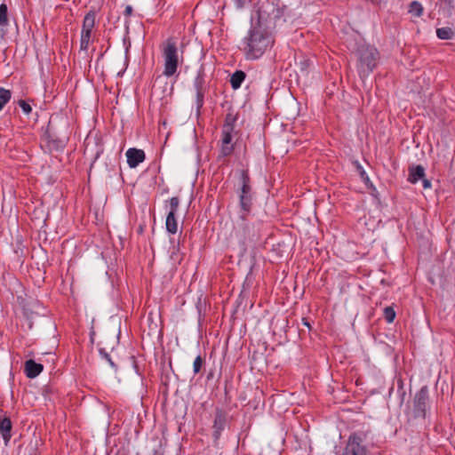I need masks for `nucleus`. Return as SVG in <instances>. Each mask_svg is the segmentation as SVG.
<instances>
[{"label": "nucleus", "instance_id": "2f4dec72", "mask_svg": "<svg viewBox=\"0 0 455 455\" xmlns=\"http://www.w3.org/2000/svg\"><path fill=\"white\" fill-rule=\"evenodd\" d=\"M235 125H228V124H223L221 129V133H231L233 134L235 132Z\"/></svg>", "mask_w": 455, "mask_h": 455}, {"label": "nucleus", "instance_id": "f257e3e1", "mask_svg": "<svg viewBox=\"0 0 455 455\" xmlns=\"http://www.w3.org/2000/svg\"><path fill=\"white\" fill-rule=\"evenodd\" d=\"M232 224L231 235L235 237L241 251L244 253L248 245L259 239L261 223L253 220L251 211H237L236 215L232 219Z\"/></svg>", "mask_w": 455, "mask_h": 455}, {"label": "nucleus", "instance_id": "58836bf2", "mask_svg": "<svg viewBox=\"0 0 455 455\" xmlns=\"http://www.w3.org/2000/svg\"><path fill=\"white\" fill-rule=\"evenodd\" d=\"M302 323H303V324H304L305 326H307L308 329H310V328H311L310 323H308V321H307L306 318H303V319H302Z\"/></svg>", "mask_w": 455, "mask_h": 455}, {"label": "nucleus", "instance_id": "72a5a7b5", "mask_svg": "<svg viewBox=\"0 0 455 455\" xmlns=\"http://www.w3.org/2000/svg\"><path fill=\"white\" fill-rule=\"evenodd\" d=\"M359 169H360V176H361L362 180L364 181V183L366 185H368L370 183V179H369L366 172L361 166H359Z\"/></svg>", "mask_w": 455, "mask_h": 455}, {"label": "nucleus", "instance_id": "4468645a", "mask_svg": "<svg viewBox=\"0 0 455 455\" xmlns=\"http://www.w3.org/2000/svg\"><path fill=\"white\" fill-rule=\"evenodd\" d=\"M8 8L5 4H0V38L4 39L8 33Z\"/></svg>", "mask_w": 455, "mask_h": 455}, {"label": "nucleus", "instance_id": "412c9836", "mask_svg": "<svg viewBox=\"0 0 455 455\" xmlns=\"http://www.w3.org/2000/svg\"><path fill=\"white\" fill-rule=\"evenodd\" d=\"M436 36L439 39L448 40L452 38L454 31L451 28L443 27L436 29Z\"/></svg>", "mask_w": 455, "mask_h": 455}, {"label": "nucleus", "instance_id": "ddd939ff", "mask_svg": "<svg viewBox=\"0 0 455 455\" xmlns=\"http://www.w3.org/2000/svg\"><path fill=\"white\" fill-rule=\"evenodd\" d=\"M44 370L41 363H36L34 360L29 359L25 362L24 371L26 376L29 379L37 377Z\"/></svg>", "mask_w": 455, "mask_h": 455}, {"label": "nucleus", "instance_id": "dca6fc26", "mask_svg": "<svg viewBox=\"0 0 455 455\" xmlns=\"http://www.w3.org/2000/svg\"><path fill=\"white\" fill-rule=\"evenodd\" d=\"M95 33L81 31L80 36V50L89 53L90 47L93 44Z\"/></svg>", "mask_w": 455, "mask_h": 455}, {"label": "nucleus", "instance_id": "20e7f679", "mask_svg": "<svg viewBox=\"0 0 455 455\" xmlns=\"http://www.w3.org/2000/svg\"><path fill=\"white\" fill-rule=\"evenodd\" d=\"M193 49L200 52H203V47L196 41L187 44L180 43L179 48L177 40L169 38L162 44L164 57H178L179 52L181 56L191 55L194 53Z\"/></svg>", "mask_w": 455, "mask_h": 455}, {"label": "nucleus", "instance_id": "ea45409f", "mask_svg": "<svg viewBox=\"0 0 455 455\" xmlns=\"http://www.w3.org/2000/svg\"><path fill=\"white\" fill-rule=\"evenodd\" d=\"M442 1L444 2L445 4L451 5L453 0H442Z\"/></svg>", "mask_w": 455, "mask_h": 455}, {"label": "nucleus", "instance_id": "5701e85b", "mask_svg": "<svg viewBox=\"0 0 455 455\" xmlns=\"http://www.w3.org/2000/svg\"><path fill=\"white\" fill-rule=\"evenodd\" d=\"M196 104H197V108H200L203 107L204 97V92L203 91V86H202L201 83H196Z\"/></svg>", "mask_w": 455, "mask_h": 455}, {"label": "nucleus", "instance_id": "423d86ee", "mask_svg": "<svg viewBox=\"0 0 455 455\" xmlns=\"http://www.w3.org/2000/svg\"><path fill=\"white\" fill-rule=\"evenodd\" d=\"M241 188L238 190V211H251L252 196L251 179L247 171L243 170L240 174Z\"/></svg>", "mask_w": 455, "mask_h": 455}, {"label": "nucleus", "instance_id": "6e6552de", "mask_svg": "<svg viewBox=\"0 0 455 455\" xmlns=\"http://www.w3.org/2000/svg\"><path fill=\"white\" fill-rule=\"evenodd\" d=\"M228 421V414L221 409L217 408L212 426V437L217 442L222 431L225 429Z\"/></svg>", "mask_w": 455, "mask_h": 455}, {"label": "nucleus", "instance_id": "4c0bfd02", "mask_svg": "<svg viewBox=\"0 0 455 455\" xmlns=\"http://www.w3.org/2000/svg\"><path fill=\"white\" fill-rule=\"evenodd\" d=\"M421 180H422L423 188L425 189H427V188H431V181L429 180L425 179V177H424Z\"/></svg>", "mask_w": 455, "mask_h": 455}, {"label": "nucleus", "instance_id": "aec40b11", "mask_svg": "<svg viewBox=\"0 0 455 455\" xmlns=\"http://www.w3.org/2000/svg\"><path fill=\"white\" fill-rule=\"evenodd\" d=\"M166 230L171 234H176L178 231V222L176 219V214L172 212H169L166 217Z\"/></svg>", "mask_w": 455, "mask_h": 455}, {"label": "nucleus", "instance_id": "6ab92c4d", "mask_svg": "<svg viewBox=\"0 0 455 455\" xmlns=\"http://www.w3.org/2000/svg\"><path fill=\"white\" fill-rule=\"evenodd\" d=\"M245 73L242 70H236L230 78V84L234 90H236L241 87L242 83L245 79Z\"/></svg>", "mask_w": 455, "mask_h": 455}, {"label": "nucleus", "instance_id": "0eeeda50", "mask_svg": "<svg viewBox=\"0 0 455 455\" xmlns=\"http://www.w3.org/2000/svg\"><path fill=\"white\" fill-rule=\"evenodd\" d=\"M428 403V388L422 387L415 395L413 399L412 414L415 419H425Z\"/></svg>", "mask_w": 455, "mask_h": 455}, {"label": "nucleus", "instance_id": "a19ab883", "mask_svg": "<svg viewBox=\"0 0 455 455\" xmlns=\"http://www.w3.org/2000/svg\"><path fill=\"white\" fill-rule=\"evenodd\" d=\"M152 455H163L159 451H154Z\"/></svg>", "mask_w": 455, "mask_h": 455}, {"label": "nucleus", "instance_id": "393cba45", "mask_svg": "<svg viewBox=\"0 0 455 455\" xmlns=\"http://www.w3.org/2000/svg\"><path fill=\"white\" fill-rule=\"evenodd\" d=\"M237 121V115L233 112V110H229V112L226 115L224 124L228 125H235Z\"/></svg>", "mask_w": 455, "mask_h": 455}, {"label": "nucleus", "instance_id": "473e14b6", "mask_svg": "<svg viewBox=\"0 0 455 455\" xmlns=\"http://www.w3.org/2000/svg\"><path fill=\"white\" fill-rule=\"evenodd\" d=\"M54 143L55 148H62L65 147L66 141L63 139L51 140Z\"/></svg>", "mask_w": 455, "mask_h": 455}, {"label": "nucleus", "instance_id": "9b49d317", "mask_svg": "<svg viewBox=\"0 0 455 455\" xmlns=\"http://www.w3.org/2000/svg\"><path fill=\"white\" fill-rule=\"evenodd\" d=\"M233 134L221 133V147L220 150V156L227 157L233 154L234 145L232 144Z\"/></svg>", "mask_w": 455, "mask_h": 455}, {"label": "nucleus", "instance_id": "e433bc0d", "mask_svg": "<svg viewBox=\"0 0 455 455\" xmlns=\"http://www.w3.org/2000/svg\"><path fill=\"white\" fill-rule=\"evenodd\" d=\"M132 12H133L132 6L128 4V5L125 6V9L124 11V14L126 17H130L132 14Z\"/></svg>", "mask_w": 455, "mask_h": 455}, {"label": "nucleus", "instance_id": "2eb2a0df", "mask_svg": "<svg viewBox=\"0 0 455 455\" xmlns=\"http://www.w3.org/2000/svg\"><path fill=\"white\" fill-rule=\"evenodd\" d=\"M95 23H96V12L93 10H91L85 14V16L84 18L81 31L96 33V31L94 29Z\"/></svg>", "mask_w": 455, "mask_h": 455}, {"label": "nucleus", "instance_id": "f704fd0d", "mask_svg": "<svg viewBox=\"0 0 455 455\" xmlns=\"http://www.w3.org/2000/svg\"><path fill=\"white\" fill-rule=\"evenodd\" d=\"M247 2L248 0H234L235 5L237 9L243 8Z\"/></svg>", "mask_w": 455, "mask_h": 455}, {"label": "nucleus", "instance_id": "4be33fe9", "mask_svg": "<svg viewBox=\"0 0 455 455\" xmlns=\"http://www.w3.org/2000/svg\"><path fill=\"white\" fill-rule=\"evenodd\" d=\"M408 12L414 17H420L423 13L422 4L418 1H412L409 5Z\"/></svg>", "mask_w": 455, "mask_h": 455}, {"label": "nucleus", "instance_id": "f03ea898", "mask_svg": "<svg viewBox=\"0 0 455 455\" xmlns=\"http://www.w3.org/2000/svg\"><path fill=\"white\" fill-rule=\"evenodd\" d=\"M274 39L270 31L251 28L243 39V50L252 57H260L271 48Z\"/></svg>", "mask_w": 455, "mask_h": 455}, {"label": "nucleus", "instance_id": "1a4fd4ad", "mask_svg": "<svg viewBox=\"0 0 455 455\" xmlns=\"http://www.w3.org/2000/svg\"><path fill=\"white\" fill-rule=\"evenodd\" d=\"M125 155L127 157V164L131 168L137 167L145 160L146 157L145 152L142 149L135 148H129Z\"/></svg>", "mask_w": 455, "mask_h": 455}, {"label": "nucleus", "instance_id": "a878e982", "mask_svg": "<svg viewBox=\"0 0 455 455\" xmlns=\"http://www.w3.org/2000/svg\"><path fill=\"white\" fill-rule=\"evenodd\" d=\"M204 364V359L201 355H197L193 363V372L194 374H198L201 371V369Z\"/></svg>", "mask_w": 455, "mask_h": 455}, {"label": "nucleus", "instance_id": "a211bd4d", "mask_svg": "<svg viewBox=\"0 0 455 455\" xmlns=\"http://www.w3.org/2000/svg\"><path fill=\"white\" fill-rule=\"evenodd\" d=\"M179 67V59H165L164 75L167 77L173 76Z\"/></svg>", "mask_w": 455, "mask_h": 455}, {"label": "nucleus", "instance_id": "9d476101", "mask_svg": "<svg viewBox=\"0 0 455 455\" xmlns=\"http://www.w3.org/2000/svg\"><path fill=\"white\" fill-rule=\"evenodd\" d=\"M376 66V59H357L356 61V68L360 76H368Z\"/></svg>", "mask_w": 455, "mask_h": 455}, {"label": "nucleus", "instance_id": "f8f14e48", "mask_svg": "<svg viewBox=\"0 0 455 455\" xmlns=\"http://www.w3.org/2000/svg\"><path fill=\"white\" fill-rule=\"evenodd\" d=\"M12 423L9 417H0V435L3 437L5 444H7L12 438Z\"/></svg>", "mask_w": 455, "mask_h": 455}, {"label": "nucleus", "instance_id": "79ce46f5", "mask_svg": "<svg viewBox=\"0 0 455 455\" xmlns=\"http://www.w3.org/2000/svg\"><path fill=\"white\" fill-rule=\"evenodd\" d=\"M4 107V102H1V101H0V110H2Z\"/></svg>", "mask_w": 455, "mask_h": 455}, {"label": "nucleus", "instance_id": "bb28decb", "mask_svg": "<svg viewBox=\"0 0 455 455\" xmlns=\"http://www.w3.org/2000/svg\"><path fill=\"white\" fill-rule=\"evenodd\" d=\"M180 205V199L177 196H173L170 199V212L176 214Z\"/></svg>", "mask_w": 455, "mask_h": 455}, {"label": "nucleus", "instance_id": "c9c22d12", "mask_svg": "<svg viewBox=\"0 0 455 455\" xmlns=\"http://www.w3.org/2000/svg\"><path fill=\"white\" fill-rule=\"evenodd\" d=\"M309 65V59H302L299 62L300 69L306 70Z\"/></svg>", "mask_w": 455, "mask_h": 455}, {"label": "nucleus", "instance_id": "b1692460", "mask_svg": "<svg viewBox=\"0 0 455 455\" xmlns=\"http://www.w3.org/2000/svg\"><path fill=\"white\" fill-rule=\"evenodd\" d=\"M384 318L388 323H391L394 322L395 318V311L392 307H386L384 308Z\"/></svg>", "mask_w": 455, "mask_h": 455}, {"label": "nucleus", "instance_id": "7c9ffc66", "mask_svg": "<svg viewBox=\"0 0 455 455\" xmlns=\"http://www.w3.org/2000/svg\"><path fill=\"white\" fill-rule=\"evenodd\" d=\"M19 106L20 107L22 111L27 115H28L32 111L31 106L25 100H20Z\"/></svg>", "mask_w": 455, "mask_h": 455}, {"label": "nucleus", "instance_id": "f3484780", "mask_svg": "<svg viewBox=\"0 0 455 455\" xmlns=\"http://www.w3.org/2000/svg\"><path fill=\"white\" fill-rule=\"evenodd\" d=\"M425 177V168L419 164L409 168L408 181L411 184H416L419 180Z\"/></svg>", "mask_w": 455, "mask_h": 455}, {"label": "nucleus", "instance_id": "7ed1b4c3", "mask_svg": "<svg viewBox=\"0 0 455 455\" xmlns=\"http://www.w3.org/2000/svg\"><path fill=\"white\" fill-rule=\"evenodd\" d=\"M370 429H360L352 432L339 455H370Z\"/></svg>", "mask_w": 455, "mask_h": 455}, {"label": "nucleus", "instance_id": "c756f323", "mask_svg": "<svg viewBox=\"0 0 455 455\" xmlns=\"http://www.w3.org/2000/svg\"><path fill=\"white\" fill-rule=\"evenodd\" d=\"M129 59H123L122 68L113 69L118 76H122L128 67Z\"/></svg>", "mask_w": 455, "mask_h": 455}, {"label": "nucleus", "instance_id": "cd10ccee", "mask_svg": "<svg viewBox=\"0 0 455 455\" xmlns=\"http://www.w3.org/2000/svg\"><path fill=\"white\" fill-rule=\"evenodd\" d=\"M11 92L4 88H0V101L5 105L11 99Z\"/></svg>", "mask_w": 455, "mask_h": 455}, {"label": "nucleus", "instance_id": "c85d7f7f", "mask_svg": "<svg viewBox=\"0 0 455 455\" xmlns=\"http://www.w3.org/2000/svg\"><path fill=\"white\" fill-rule=\"evenodd\" d=\"M100 355H101V357L103 359H105L106 361H108L111 367L116 369V365L112 361L111 356L109 355V354L108 352H106V350L104 348L100 349Z\"/></svg>", "mask_w": 455, "mask_h": 455}, {"label": "nucleus", "instance_id": "39448f33", "mask_svg": "<svg viewBox=\"0 0 455 455\" xmlns=\"http://www.w3.org/2000/svg\"><path fill=\"white\" fill-rule=\"evenodd\" d=\"M278 12V10L270 4L260 5L257 11L251 15V28L259 30L270 31L275 23L272 21L270 12Z\"/></svg>", "mask_w": 455, "mask_h": 455}]
</instances>
